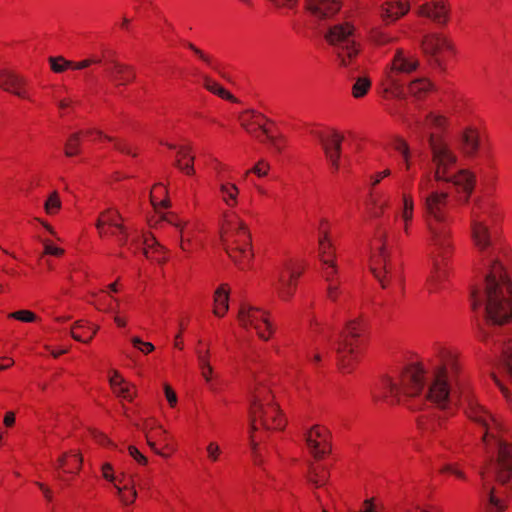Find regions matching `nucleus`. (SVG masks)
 <instances>
[{"label":"nucleus","mask_w":512,"mask_h":512,"mask_svg":"<svg viewBox=\"0 0 512 512\" xmlns=\"http://www.w3.org/2000/svg\"><path fill=\"white\" fill-rule=\"evenodd\" d=\"M500 218V210L494 203H479L471 211V238L481 252L491 250V265L483 287H473L470 291V306L473 312L484 309L488 322L506 324L512 321V277L502 262L512 258L509 248H493L489 223Z\"/></svg>","instance_id":"obj_1"},{"label":"nucleus","mask_w":512,"mask_h":512,"mask_svg":"<svg viewBox=\"0 0 512 512\" xmlns=\"http://www.w3.org/2000/svg\"><path fill=\"white\" fill-rule=\"evenodd\" d=\"M433 182L430 172H425L418 182L429 249L430 269L425 283L429 294L440 293L448 288L453 274L452 258L455 251L450 227V194L447 191H429Z\"/></svg>","instance_id":"obj_2"},{"label":"nucleus","mask_w":512,"mask_h":512,"mask_svg":"<svg viewBox=\"0 0 512 512\" xmlns=\"http://www.w3.org/2000/svg\"><path fill=\"white\" fill-rule=\"evenodd\" d=\"M250 446L252 450L253 460L256 465L262 463L258 455L257 432L265 431H281L285 428L287 420L278 403L274 399L266 377L259 375L254 379V388L252 392V400L250 405Z\"/></svg>","instance_id":"obj_3"},{"label":"nucleus","mask_w":512,"mask_h":512,"mask_svg":"<svg viewBox=\"0 0 512 512\" xmlns=\"http://www.w3.org/2000/svg\"><path fill=\"white\" fill-rule=\"evenodd\" d=\"M420 58L412 50L397 48L384 67L378 87L385 99H405L404 78L420 67Z\"/></svg>","instance_id":"obj_4"},{"label":"nucleus","mask_w":512,"mask_h":512,"mask_svg":"<svg viewBox=\"0 0 512 512\" xmlns=\"http://www.w3.org/2000/svg\"><path fill=\"white\" fill-rule=\"evenodd\" d=\"M221 238L235 265L242 270L250 267L254 258L251 233L246 222L233 211L224 215Z\"/></svg>","instance_id":"obj_5"},{"label":"nucleus","mask_w":512,"mask_h":512,"mask_svg":"<svg viewBox=\"0 0 512 512\" xmlns=\"http://www.w3.org/2000/svg\"><path fill=\"white\" fill-rule=\"evenodd\" d=\"M364 332L362 319L347 322L337 347L338 365L342 372H352L360 362L365 347Z\"/></svg>","instance_id":"obj_6"},{"label":"nucleus","mask_w":512,"mask_h":512,"mask_svg":"<svg viewBox=\"0 0 512 512\" xmlns=\"http://www.w3.org/2000/svg\"><path fill=\"white\" fill-rule=\"evenodd\" d=\"M370 269L382 288L401 285V268L390 260L383 236L375 238L371 244Z\"/></svg>","instance_id":"obj_7"},{"label":"nucleus","mask_w":512,"mask_h":512,"mask_svg":"<svg viewBox=\"0 0 512 512\" xmlns=\"http://www.w3.org/2000/svg\"><path fill=\"white\" fill-rule=\"evenodd\" d=\"M304 262L296 257H285L275 267L273 289L282 301H290L297 289V281L304 272Z\"/></svg>","instance_id":"obj_8"},{"label":"nucleus","mask_w":512,"mask_h":512,"mask_svg":"<svg viewBox=\"0 0 512 512\" xmlns=\"http://www.w3.org/2000/svg\"><path fill=\"white\" fill-rule=\"evenodd\" d=\"M327 40L336 47L341 66L349 67L355 62L360 52V44L356 40L355 28L351 23L344 22L331 27Z\"/></svg>","instance_id":"obj_9"},{"label":"nucleus","mask_w":512,"mask_h":512,"mask_svg":"<svg viewBox=\"0 0 512 512\" xmlns=\"http://www.w3.org/2000/svg\"><path fill=\"white\" fill-rule=\"evenodd\" d=\"M138 428L143 432L150 449L163 458H170L177 450L174 437L155 417H146Z\"/></svg>","instance_id":"obj_10"},{"label":"nucleus","mask_w":512,"mask_h":512,"mask_svg":"<svg viewBox=\"0 0 512 512\" xmlns=\"http://www.w3.org/2000/svg\"><path fill=\"white\" fill-rule=\"evenodd\" d=\"M429 147L432 154V163L434 165V179L443 181L448 179L452 168L457 164L458 157L445 140L443 135L432 133L429 137Z\"/></svg>","instance_id":"obj_11"},{"label":"nucleus","mask_w":512,"mask_h":512,"mask_svg":"<svg viewBox=\"0 0 512 512\" xmlns=\"http://www.w3.org/2000/svg\"><path fill=\"white\" fill-rule=\"evenodd\" d=\"M238 321L243 328L254 330L263 341L270 340L275 331L270 313L251 304L244 303L240 306Z\"/></svg>","instance_id":"obj_12"},{"label":"nucleus","mask_w":512,"mask_h":512,"mask_svg":"<svg viewBox=\"0 0 512 512\" xmlns=\"http://www.w3.org/2000/svg\"><path fill=\"white\" fill-rule=\"evenodd\" d=\"M421 49L441 70L446 69L448 60L457 53L453 41L446 35L437 32L423 36Z\"/></svg>","instance_id":"obj_13"},{"label":"nucleus","mask_w":512,"mask_h":512,"mask_svg":"<svg viewBox=\"0 0 512 512\" xmlns=\"http://www.w3.org/2000/svg\"><path fill=\"white\" fill-rule=\"evenodd\" d=\"M102 75L116 87L126 86L133 82L136 75L131 65L120 62L113 50H104L101 54Z\"/></svg>","instance_id":"obj_14"},{"label":"nucleus","mask_w":512,"mask_h":512,"mask_svg":"<svg viewBox=\"0 0 512 512\" xmlns=\"http://www.w3.org/2000/svg\"><path fill=\"white\" fill-rule=\"evenodd\" d=\"M161 221L173 227L179 237V247L184 252H191L200 242V225L194 221L185 220L172 212L160 216Z\"/></svg>","instance_id":"obj_15"},{"label":"nucleus","mask_w":512,"mask_h":512,"mask_svg":"<svg viewBox=\"0 0 512 512\" xmlns=\"http://www.w3.org/2000/svg\"><path fill=\"white\" fill-rule=\"evenodd\" d=\"M97 229L101 236L108 234L116 236L123 245L138 241V235L128 232V229L122 224L121 216L114 209H108L100 214Z\"/></svg>","instance_id":"obj_16"},{"label":"nucleus","mask_w":512,"mask_h":512,"mask_svg":"<svg viewBox=\"0 0 512 512\" xmlns=\"http://www.w3.org/2000/svg\"><path fill=\"white\" fill-rule=\"evenodd\" d=\"M400 205L398 212L395 216V221H398L405 236H410L412 232V225L415 217V200L412 193V179L408 183H403L401 186Z\"/></svg>","instance_id":"obj_17"},{"label":"nucleus","mask_w":512,"mask_h":512,"mask_svg":"<svg viewBox=\"0 0 512 512\" xmlns=\"http://www.w3.org/2000/svg\"><path fill=\"white\" fill-rule=\"evenodd\" d=\"M306 444L315 458H323L331 451L330 432L322 425H314L306 433Z\"/></svg>","instance_id":"obj_18"},{"label":"nucleus","mask_w":512,"mask_h":512,"mask_svg":"<svg viewBox=\"0 0 512 512\" xmlns=\"http://www.w3.org/2000/svg\"><path fill=\"white\" fill-rule=\"evenodd\" d=\"M417 13L438 25L446 26L451 18V5L448 0H424L418 6Z\"/></svg>","instance_id":"obj_19"},{"label":"nucleus","mask_w":512,"mask_h":512,"mask_svg":"<svg viewBox=\"0 0 512 512\" xmlns=\"http://www.w3.org/2000/svg\"><path fill=\"white\" fill-rule=\"evenodd\" d=\"M0 89L20 99L33 102L27 80L10 70H0Z\"/></svg>","instance_id":"obj_20"},{"label":"nucleus","mask_w":512,"mask_h":512,"mask_svg":"<svg viewBox=\"0 0 512 512\" xmlns=\"http://www.w3.org/2000/svg\"><path fill=\"white\" fill-rule=\"evenodd\" d=\"M445 426V419L441 414L427 412L421 414L417 419V428L424 441L430 442L434 439L441 440L440 431Z\"/></svg>","instance_id":"obj_21"},{"label":"nucleus","mask_w":512,"mask_h":512,"mask_svg":"<svg viewBox=\"0 0 512 512\" xmlns=\"http://www.w3.org/2000/svg\"><path fill=\"white\" fill-rule=\"evenodd\" d=\"M458 148L460 152L469 158L475 157L481 147V129L476 124L465 126L458 136Z\"/></svg>","instance_id":"obj_22"},{"label":"nucleus","mask_w":512,"mask_h":512,"mask_svg":"<svg viewBox=\"0 0 512 512\" xmlns=\"http://www.w3.org/2000/svg\"><path fill=\"white\" fill-rule=\"evenodd\" d=\"M343 140L344 136L336 131L327 134L322 139V148L332 173H336L340 170L341 145Z\"/></svg>","instance_id":"obj_23"},{"label":"nucleus","mask_w":512,"mask_h":512,"mask_svg":"<svg viewBox=\"0 0 512 512\" xmlns=\"http://www.w3.org/2000/svg\"><path fill=\"white\" fill-rule=\"evenodd\" d=\"M409 10L408 0H381L378 15L385 25H390L405 16Z\"/></svg>","instance_id":"obj_24"},{"label":"nucleus","mask_w":512,"mask_h":512,"mask_svg":"<svg viewBox=\"0 0 512 512\" xmlns=\"http://www.w3.org/2000/svg\"><path fill=\"white\" fill-rule=\"evenodd\" d=\"M239 123L243 129L249 134L260 138L263 135L264 130L269 126L268 119L260 112L248 109L240 113L238 117Z\"/></svg>","instance_id":"obj_25"},{"label":"nucleus","mask_w":512,"mask_h":512,"mask_svg":"<svg viewBox=\"0 0 512 512\" xmlns=\"http://www.w3.org/2000/svg\"><path fill=\"white\" fill-rule=\"evenodd\" d=\"M82 456L77 450H71L63 453L56 462V470L58 478L66 482L68 478L66 475L77 474L82 466Z\"/></svg>","instance_id":"obj_26"},{"label":"nucleus","mask_w":512,"mask_h":512,"mask_svg":"<svg viewBox=\"0 0 512 512\" xmlns=\"http://www.w3.org/2000/svg\"><path fill=\"white\" fill-rule=\"evenodd\" d=\"M443 182L452 183L457 192L462 194L461 198L467 202L475 188L476 176L468 169H461L455 174L450 173Z\"/></svg>","instance_id":"obj_27"},{"label":"nucleus","mask_w":512,"mask_h":512,"mask_svg":"<svg viewBox=\"0 0 512 512\" xmlns=\"http://www.w3.org/2000/svg\"><path fill=\"white\" fill-rule=\"evenodd\" d=\"M82 137L89 138L93 141L111 140L109 136L104 135L101 131L95 128H88L83 131L73 133L65 143L64 152L67 157H73L79 154Z\"/></svg>","instance_id":"obj_28"},{"label":"nucleus","mask_w":512,"mask_h":512,"mask_svg":"<svg viewBox=\"0 0 512 512\" xmlns=\"http://www.w3.org/2000/svg\"><path fill=\"white\" fill-rule=\"evenodd\" d=\"M217 196L229 209H234L239 204L240 189L236 183L229 179L219 178L217 183Z\"/></svg>","instance_id":"obj_29"},{"label":"nucleus","mask_w":512,"mask_h":512,"mask_svg":"<svg viewBox=\"0 0 512 512\" xmlns=\"http://www.w3.org/2000/svg\"><path fill=\"white\" fill-rule=\"evenodd\" d=\"M395 150L401 155L400 171L403 172V178L399 181V194L401 193V186L403 183H408L410 179L414 181L413 168V155L409 145L404 140H397L394 146Z\"/></svg>","instance_id":"obj_30"},{"label":"nucleus","mask_w":512,"mask_h":512,"mask_svg":"<svg viewBox=\"0 0 512 512\" xmlns=\"http://www.w3.org/2000/svg\"><path fill=\"white\" fill-rule=\"evenodd\" d=\"M482 494L485 499V509L487 512H504L507 509V501L502 492L496 487L490 486L484 481Z\"/></svg>","instance_id":"obj_31"},{"label":"nucleus","mask_w":512,"mask_h":512,"mask_svg":"<svg viewBox=\"0 0 512 512\" xmlns=\"http://www.w3.org/2000/svg\"><path fill=\"white\" fill-rule=\"evenodd\" d=\"M419 127L428 133V138L432 133L442 135L449 127V118L439 112L431 111L423 122L419 123Z\"/></svg>","instance_id":"obj_32"},{"label":"nucleus","mask_w":512,"mask_h":512,"mask_svg":"<svg viewBox=\"0 0 512 512\" xmlns=\"http://www.w3.org/2000/svg\"><path fill=\"white\" fill-rule=\"evenodd\" d=\"M109 383L113 393L124 400L132 401L136 396V388L127 382L123 376L116 370L109 375Z\"/></svg>","instance_id":"obj_33"},{"label":"nucleus","mask_w":512,"mask_h":512,"mask_svg":"<svg viewBox=\"0 0 512 512\" xmlns=\"http://www.w3.org/2000/svg\"><path fill=\"white\" fill-rule=\"evenodd\" d=\"M406 90L405 97L408 95L415 100L422 101L435 90V84L428 77H418L407 84Z\"/></svg>","instance_id":"obj_34"},{"label":"nucleus","mask_w":512,"mask_h":512,"mask_svg":"<svg viewBox=\"0 0 512 512\" xmlns=\"http://www.w3.org/2000/svg\"><path fill=\"white\" fill-rule=\"evenodd\" d=\"M340 7V0H307L308 10L319 18L335 15L340 10Z\"/></svg>","instance_id":"obj_35"},{"label":"nucleus","mask_w":512,"mask_h":512,"mask_svg":"<svg viewBox=\"0 0 512 512\" xmlns=\"http://www.w3.org/2000/svg\"><path fill=\"white\" fill-rule=\"evenodd\" d=\"M140 241L146 258L158 263L166 260L165 248L156 241L153 235H143Z\"/></svg>","instance_id":"obj_36"},{"label":"nucleus","mask_w":512,"mask_h":512,"mask_svg":"<svg viewBox=\"0 0 512 512\" xmlns=\"http://www.w3.org/2000/svg\"><path fill=\"white\" fill-rule=\"evenodd\" d=\"M329 341L328 335L316 337L313 340L312 347L306 353L307 361L314 367H319L328 353L326 343Z\"/></svg>","instance_id":"obj_37"},{"label":"nucleus","mask_w":512,"mask_h":512,"mask_svg":"<svg viewBox=\"0 0 512 512\" xmlns=\"http://www.w3.org/2000/svg\"><path fill=\"white\" fill-rule=\"evenodd\" d=\"M98 330L99 326L93 325L85 320H79L72 325L70 334L76 341L89 343Z\"/></svg>","instance_id":"obj_38"},{"label":"nucleus","mask_w":512,"mask_h":512,"mask_svg":"<svg viewBox=\"0 0 512 512\" xmlns=\"http://www.w3.org/2000/svg\"><path fill=\"white\" fill-rule=\"evenodd\" d=\"M229 293L230 287L228 284H221L214 292L213 297V313L217 317H223L229 309Z\"/></svg>","instance_id":"obj_39"},{"label":"nucleus","mask_w":512,"mask_h":512,"mask_svg":"<svg viewBox=\"0 0 512 512\" xmlns=\"http://www.w3.org/2000/svg\"><path fill=\"white\" fill-rule=\"evenodd\" d=\"M114 488L116 489L119 500L123 505H131L135 502L137 492L129 478L121 476V480L115 482Z\"/></svg>","instance_id":"obj_40"},{"label":"nucleus","mask_w":512,"mask_h":512,"mask_svg":"<svg viewBox=\"0 0 512 512\" xmlns=\"http://www.w3.org/2000/svg\"><path fill=\"white\" fill-rule=\"evenodd\" d=\"M201 84L210 93L217 95L224 100L237 102V99L228 90H226L219 82L210 76L203 75L201 77Z\"/></svg>","instance_id":"obj_41"},{"label":"nucleus","mask_w":512,"mask_h":512,"mask_svg":"<svg viewBox=\"0 0 512 512\" xmlns=\"http://www.w3.org/2000/svg\"><path fill=\"white\" fill-rule=\"evenodd\" d=\"M150 200L157 211L167 208L170 200L166 186L162 183L155 184L150 191Z\"/></svg>","instance_id":"obj_42"},{"label":"nucleus","mask_w":512,"mask_h":512,"mask_svg":"<svg viewBox=\"0 0 512 512\" xmlns=\"http://www.w3.org/2000/svg\"><path fill=\"white\" fill-rule=\"evenodd\" d=\"M329 478L328 467L321 463H315L310 466L308 479L316 487L324 486Z\"/></svg>","instance_id":"obj_43"},{"label":"nucleus","mask_w":512,"mask_h":512,"mask_svg":"<svg viewBox=\"0 0 512 512\" xmlns=\"http://www.w3.org/2000/svg\"><path fill=\"white\" fill-rule=\"evenodd\" d=\"M263 136H265L267 143L275 153H281L288 146V140L282 133L273 131L270 127L264 130Z\"/></svg>","instance_id":"obj_44"},{"label":"nucleus","mask_w":512,"mask_h":512,"mask_svg":"<svg viewBox=\"0 0 512 512\" xmlns=\"http://www.w3.org/2000/svg\"><path fill=\"white\" fill-rule=\"evenodd\" d=\"M391 205V196L387 193H374L371 196V210L374 216L382 215Z\"/></svg>","instance_id":"obj_45"},{"label":"nucleus","mask_w":512,"mask_h":512,"mask_svg":"<svg viewBox=\"0 0 512 512\" xmlns=\"http://www.w3.org/2000/svg\"><path fill=\"white\" fill-rule=\"evenodd\" d=\"M372 87V81L368 76L356 78L351 88V94L355 99H361L368 94Z\"/></svg>","instance_id":"obj_46"},{"label":"nucleus","mask_w":512,"mask_h":512,"mask_svg":"<svg viewBox=\"0 0 512 512\" xmlns=\"http://www.w3.org/2000/svg\"><path fill=\"white\" fill-rule=\"evenodd\" d=\"M271 171V164L266 159L258 160L250 169L244 173V178L249 179L250 175H255L259 179H263L269 176Z\"/></svg>","instance_id":"obj_47"},{"label":"nucleus","mask_w":512,"mask_h":512,"mask_svg":"<svg viewBox=\"0 0 512 512\" xmlns=\"http://www.w3.org/2000/svg\"><path fill=\"white\" fill-rule=\"evenodd\" d=\"M319 257L322 263H332L335 261V249L330 239H319Z\"/></svg>","instance_id":"obj_48"},{"label":"nucleus","mask_w":512,"mask_h":512,"mask_svg":"<svg viewBox=\"0 0 512 512\" xmlns=\"http://www.w3.org/2000/svg\"><path fill=\"white\" fill-rule=\"evenodd\" d=\"M500 369L503 370L512 381V341L503 343Z\"/></svg>","instance_id":"obj_49"},{"label":"nucleus","mask_w":512,"mask_h":512,"mask_svg":"<svg viewBox=\"0 0 512 512\" xmlns=\"http://www.w3.org/2000/svg\"><path fill=\"white\" fill-rule=\"evenodd\" d=\"M62 207V202L57 191H53L44 203V210L47 215H56Z\"/></svg>","instance_id":"obj_50"},{"label":"nucleus","mask_w":512,"mask_h":512,"mask_svg":"<svg viewBox=\"0 0 512 512\" xmlns=\"http://www.w3.org/2000/svg\"><path fill=\"white\" fill-rule=\"evenodd\" d=\"M368 39L375 45L382 46L392 42L393 38L381 28H373L368 34Z\"/></svg>","instance_id":"obj_51"},{"label":"nucleus","mask_w":512,"mask_h":512,"mask_svg":"<svg viewBox=\"0 0 512 512\" xmlns=\"http://www.w3.org/2000/svg\"><path fill=\"white\" fill-rule=\"evenodd\" d=\"M322 277L324 278L326 285L340 281L335 261H332V263H322Z\"/></svg>","instance_id":"obj_52"},{"label":"nucleus","mask_w":512,"mask_h":512,"mask_svg":"<svg viewBox=\"0 0 512 512\" xmlns=\"http://www.w3.org/2000/svg\"><path fill=\"white\" fill-rule=\"evenodd\" d=\"M97 309L99 311H103L106 313H112L113 320H114L115 324L117 325V327L124 328L127 326V323H128L127 317L125 315H123L120 310L114 309L112 306H104L102 304H99L97 306Z\"/></svg>","instance_id":"obj_53"},{"label":"nucleus","mask_w":512,"mask_h":512,"mask_svg":"<svg viewBox=\"0 0 512 512\" xmlns=\"http://www.w3.org/2000/svg\"><path fill=\"white\" fill-rule=\"evenodd\" d=\"M205 451H206L207 459L209 462L217 463L221 460L223 450L220 447L218 442L210 441L207 444Z\"/></svg>","instance_id":"obj_54"},{"label":"nucleus","mask_w":512,"mask_h":512,"mask_svg":"<svg viewBox=\"0 0 512 512\" xmlns=\"http://www.w3.org/2000/svg\"><path fill=\"white\" fill-rule=\"evenodd\" d=\"M359 512H386L383 503L375 498H368L363 501Z\"/></svg>","instance_id":"obj_55"},{"label":"nucleus","mask_w":512,"mask_h":512,"mask_svg":"<svg viewBox=\"0 0 512 512\" xmlns=\"http://www.w3.org/2000/svg\"><path fill=\"white\" fill-rule=\"evenodd\" d=\"M440 471L443 474H450L461 480L466 479L462 466L458 462L446 463L442 466Z\"/></svg>","instance_id":"obj_56"},{"label":"nucleus","mask_w":512,"mask_h":512,"mask_svg":"<svg viewBox=\"0 0 512 512\" xmlns=\"http://www.w3.org/2000/svg\"><path fill=\"white\" fill-rule=\"evenodd\" d=\"M50 68L54 73H63L66 70L70 69L71 61L66 60L65 58L58 57H50L49 58Z\"/></svg>","instance_id":"obj_57"},{"label":"nucleus","mask_w":512,"mask_h":512,"mask_svg":"<svg viewBox=\"0 0 512 512\" xmlns=\"http://www.w3.org/2000/svg\"><path fill=\"white\" fill-rule=\"evenodd\" d=\"M132 346L144 355H148L155 350V346L151 342L143 341L138 336L130 338Z\"/></svg>","instance_id":"obj_58"},{"label":"nucleus","mask_w":512,"mask_h":512,"mask_svg":"<svg viewBox=\"0 0 512 512\" xmlns=\"http://www.w3.org/2000/svg\"><path fill=\"white\" fill-rule=\"evenodd\" d=\"M8 318H12L25 323H32L38 320L37 315L30 310H18L8 314Z\"/></svg>","instance_id":"obj_59"},{"label":"nucleus","mask_w":512,"mask_h":512,"mask_svg":"<svg viewBox=\"0 0 512 512\" xmlns=\"http://www.w3.org/2000/svg\"><path fill=\"white\" fill-rule=\"evenodd\" d=\"M100 63H102L101 55L100 56L93 55V56L86 58L82 61H78V62L71 61L70 69L83 70V69L90 67L91 65L100 64Z\"/></svg>","instance_id":"obj_60"},{"label":"nucleus","mask_w":512,"mask_h":512,"mask_svg":"<svg viewBox=\"0 0 512 512\" xmlns=\"http://www.w3.org/2000/svg\"><path fill=\"white\" fill-rule=\"evenodd\" d=\"M340 284H341L340 281H336V282L327 284L326 296H327L328 300H330L332 302H337L340 299V297L343 294Z\"/></svg>","instance_id":"obj_61"},{"label":"nucleus","mask_w":512,"mask_h":512,"mask_svg":"<svg viewBox=\"0 0 512 512\" xmlns=\"http://www.w3.org/2000/svg\"><path fill=\"white\" fill-rule=\"evenodd\" d=\"M188 48L208 67L215 68L214 59L209 54L199 49L192 43L188 44Z\"/></svg>","instance_id":"obj_62"},{"label":"nucleus","mask_w":512,"mask_h":512,"mask_svg":"<svg viewBox=\"0 0 512 512\" xmlns=\"http://www.w3.org/2000/svg\"><path fill=\"white\" fill-rule=\"evenodd\" d=\"M74 104V98L69 95L64 97H58L57 99V106L60 110L61 115L70 113L74 107Z\"/></svg>","instance_id":"obj_63"},{"label":"nucleus","mask_w":512,"mask_h":512,"mask_svg":"<svg viewBox=\"0 0 512 512\" xmlns=\"http://www.w3.org/2000/svg\"><path fill=\"white\" fill-rule=\"evenodd\" d=\"M176 166L179 170H181L186 175H193L195 173L194 157H188V160L178 158V159H176Z\"/></svg>","instance_id":"obj_64"}]
</instances>
